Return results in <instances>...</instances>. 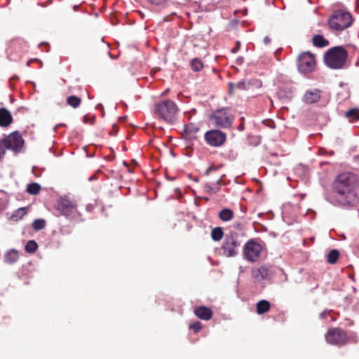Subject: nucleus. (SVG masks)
<instances>
[{"instance_id":"28","label":"nucleus","mask_w":359,"mask_h":359,"mask_svg":"<svg viewBox=\"0 0 359 359\" xmlns=\"http://www.w3.org/2000/svg\"><path fill=\"white\" fill-rule=\"evenodd\" d=\"M38 248V245L36 242L34 240L29 241L25 245V251L28 253H34L36 251Z\"/></svg>"},{"instance_id":"10","label":"nucleus","mask_w":359,"mask_h":359,"mask_svg":"<svg viewBox=\"0 0 359 359\" xmlns=\"http://www.w3.org/2000/svg\"><path fill=\"white\" fill-rule=\"evenodd\" d=\"M328 344L336 346L345 345L348 341L346 332L340 328L330 329L325 334Z\"/></svg>"},{"instance_id":"4","label":"nucleus","mask_w":359,"mask_h":359,"mask_svg":"<svg viewBox=\"0 0 359 359\" xmlns=\"http://www.w3.org/2000/svg\"><path fill=\"white\" fill-rule=\"evenodd\" d=\"M241 241L237 233L230 231L224 236L221 249L222 254L226 257H236L240 251Z\"/></svg>"},{"instance_id":"41","label":"nucleus","mask_w":359,"mask_h":359,"mask_svg":"<svg viewBox=\"0 0 359 359\" xmlns=\"http://www.w3.org/2000/svg\"><path fill=\"white\" fill-rule=\"evenodd\" d=\"M243 61H244L243 57H239L236 59V62L237 65H241L243 63Z\"/></svg>"},{"instance_id":"30","label":"nucleus","mask_w":359,"mask_h":359,"mask_svg":"<svg viewBox=\"0 0 359 359\" xmlns=\"http://www.w3.org/2000/svg\"><path fill=\"white\" fill-rule=\"evenodd\" d=\"M46 222L43 219H36L32 223V227L35 231H39L45 228Z\"/></svg>"},{"instance_id":"21","label":"nucleus","mask_w":359,"mask_h":359,"mask_svg":"<svg viewBox=\"0 0 359 359\" xmlns=\"http://www.w3.org/2000/svg\"><path fill=\"white\" fill-rule=\"evenodd\" d=\"M313 44L318 48H324L329 45V41L323 35L316 34L313 37Z\"/></svg>"},{"instance_id":"38","label":"nucleus","mask_w":359,"mask_h":359,"mask_svg":"<svg viewBox=\"0 0 359 359\" xmlns=\"http://www.w3.org/2000/svg\"><path fill=\"white\" fill-rule=\"evenodd\" d=\"M216 168L214 165L210 166L205 172V175H209L212 170H215Z\"/></svg>"},{"instance_id":"7","label":"nucleus","mask_w":359,"mask_h":359,"mask_svg":"<svg viewBox=\"0 0 359 359\" xmlns=\"http://www.w3.org/2000/svg\"><path fill=\"white\" fill-rule=\"evenodd\" d=\"M56 209L69 220L76 219L80 217L76 204L67 198H61L57 201Z\"/></svg>"},{"instance_id":"36","label":"nucleus","mask_w":359,"mask_h":359,"mask_svg":"<svg viewBox=\"0 0 359 359\" xmlns=\"http://www.w3.org/2000/svg\"><path fill=\"white\" fill-rule=\"evenodd\" d=\"M6 150V149L4 147V145H1V142L0 141V161L4 157Z\"/></svg>"},{"instance_id":"14","label":"nucleus","mask_w":359,"mask_h":359,"mask_svg":"<svg viewBox=\"0 0 359 359\" xmlns=\"http://www.w3.org/2000/svg\"><path fill=\"white\" fill-rule=\"evenodd\" d=\"M322 91L318 88H313L306 90L302 102L306 104H312L320 100Z\"/></svg>"},{"instance_id":"35","label":"nucleus","mask_w":359,"mask_h":359,"mask_svg":"<svg viewBox=\"0 0 359 359\" xmlns=\"http://www.w3.org/2000/svg\"><path fill=\"white\" fill-rule=\"evenodd\" d=\"M349 339L351 342L353 343H358L359 339H358V337L357 336L356 333L355 332H351L350 336H349Z\"/></svg>"},{"instance_id":"37","label":"nucleus","mask_w":359,"mask_h":359,"mask_svg":"<svg viewBox=\"0 0 359 359\" xmlns=\"http://www.w3.org/2000/svg\"><path fill=\"white\" fill-rule=\"evenodd\" d=\"M147 1L154 5H161L163 3H165L168 0H147Z\"/></svg>"},{"instance_id":"12","label":"nucleus","mask_w":359,"mask_h":359,"mask_svg":"<svg viewBox=\"0 0 359 359\" xmlns=\"http://www.w3.org/2000/svg\"><path fill=\"white\" fill-rule=\"evenodd\" d=\"M204 139L208 144L215 147H219L224 144L226 140V133L217 129L207 131Z\"/></svg>"},{"instance_id":"46","label":"nucleus","mask_w":359,"mask_h":359,"mask_svg":"<svg viewBox=\"0 0 359 359\" xmlns=\"http://www.w3.org/2000/svg\"><path fill=\"white\" fill-rule=\"evenodd\" d=\"M100 109H103V106H102V104H98L97 105V109H100Z\"/></svg>"},{"instance_id":"26","label":"nucleus","mask_w":359,"mask_h":359,"mask_svg":"<svg viewBox=\"0 0 359 359\" xmlns=\"http://www.w3.org/2000/svg\"><path fill=\"white\" fill-rule=\"evenodd\" d=\"M67 103L72 107L73 108L76 109L81 104V99L75 95H71L67 97Z\"/></svg>"},{"instance_id":"17","label":"nucleus","mask_w":359,"mask_h":359,"mask_svg":"<svg viewBox=\"0 0 359 359\" xmlns=\"http://www.w3.org/2000/svg\"><path fill=\"white\" fill-rule=\"evenodd\" d=\"M13 122L11 113L6 108H0V126L8 127Z\"/></svg>"},{"instance_id":"42","label":"nucleus","mask_w":359,"mask_h":359,"mask_svg":"<svg viewBox=\"0 0 359 359\" xmlns=\"http://www.w3.org/2000/svg\"><path fill=\"white\" fill-rule=\"evenodd\" d=\"M236 45H237V48H233L232 49L233 53H236L238 51V50L240 48L241 43L239 41L236 42Z\"/></svg>"},{"instance_id":"15","label":"nucleus","mask_w":359,"mask_h":359,"mask_svg":"<svg viewBox=\"0 0 359 359\" xmlns=\"http://www.w3.org/2000/svg\"><path fill=\"white\" fill-rule=\"evenodd\" d=\"M252 276L257 281L270 279L271 277V268L262 266L258 269H253L252 271Z\"/></svg>"},{"instance_id":"5","label":"nucleus","mask_w":359,"mask_h":359,"mask_svg":"<svg viewBox=\"0 0 359 359\" xmlns=\"http://www.w3.org/2000/svg\"><path fill=\"white\" fill-rule=\"evenodd\" d=\"M353 18L346 11H337L330 18L328 25L330 29L336 31H342L351 25Z\"/></svg>"},{"instance_id":"19","label":"nucleus","mask_w":359,"mask_h":359,"mask_svg":"<svg viewBox=\"0 0 359 359\" xmlns=\"http://www.w3.org/2000/svg\"><path fill=\"white\" fill-rule=\"evenodd\" d=\"M4 262L6 264H13L19 259L18 252L15 249H11L4 255Z\"/></svg>"},{"instance_id":"23","label":"nucleus","mask_w":359,"mask_h":359,"mask_svg":"<svg viewBox=\"0 0 359 359\" xmlns=\"http://www.w3.org/2000/svg\"><path fill=\"white\" fill-rule=\"evenodd\" d=\"M27 214V208H20L15 210L11 216L10 217V219L13 221H18L19 219H22L25 215Z\"/></svg>"},{"instance_id":"13","label":"nucleus","mask_w":359,"mask_h":359,"mask_svg":"<svg viewBox=\"0 0 359 359\" xmlns=\"http://www.w3.org/2000/svg\"><path fill=\"white\" fill-rule=\"evenodd\" d=\"M27 43L22 39H15L10 41L7 47V53L12 57L13 53L20 56L22 53L27 50Z\"/></svg>"},{"instance_id":"3","label":"nucleus","mask_w":359,"mask_h":359,"mask_svg":"<svg viewBox=\"0 0 359 359\" xmlns=\"http://www.w3.org/2000/svg\"><path fill=\"white\" fill-rule=\"evenodd\" d=\"M178 112L177 104L170 100H166L158 102L155 107V115L171 123L174 121Z\"/></svg>"},{"instance_id":"2","label":"nucleus","mask_w":359,"mask_h":359,"mask_svg":"<svg viewBox=\"0 0 359 359\" xmlns=\"http://www.w3.org/2000/svg\"><path fill=\"white\" fill-rule=\"evenodd\" d=\"M347 57V51L343 47L335 46L327 51L324 60L327 67L337 69L344 66Z\"/></svg>"},{"instance_id":"20","label":"nucleus","mask_w":359,"mask_h":359,"mask_svg":"<svg viewBox=\"0 0 359 359\" xmlns=\"http://www.w3.org/2000/svg\"><path fill=\"white\" fill-rule=\"evenodd\" d=\"M271 308V304L267 300H260L257 303L256 311L259 315L266 313Z\"/></svg>"},{"instance_id":"39","label":"nucleus","mask_w":359,"mask_h":359,"mask_svg":"<svg viewBox=\"0 0 359 359\" xmlns=\"http://www.w3.org/2000/svg\"><path fill=\"white\" fill-rule=\"evenodd\" d=\"M327 315H328V312L327 311H323V312H321L320 313V318L321 319H324L327 317Z\"/></svg>"},{"instance_id":"31","label":"nucleus","mask_w":359,"mask_h":359,"mask_svg":"<svg viewBox=\"0 0 359 359\" xmlns=\"http://www.w3.org/2000/svg\"><path fill=\"white\" fill-rule=\"evenodd\" d=\"M217 186H219V180H218L215 184ZM205 189L206 191V192H208V194H215L217 193L219 189V187H217L216 188H214L211 184H206L205 185Z\"/></svg>"},{"instance_id":"24","label":"nucleus","mask_w":359,"mask_h":359,"mask_svg":"<svg viewBox=\"0 0 359 359\" xmlns=\"http://www.w3.org/2000/svg\"><path fill=\"white\" fill-rule=\"evenodd\" d=\"M224 236V232L221 227H215L211 231V238L215 241H219Z\"/></svg>"},{"instance_id":"45","label":"nucleus","mask_w":359,"mask_h":359,"mask_svg":"<svg viewBox=\"0 0 359 359\" xmlns=\"http://www.w3.org/2000/svg\"><path fill=\"white\" fill-rule=\"evenodd\" d=\"M238 130L243 131L244 130V125L243 123L240 124L238 126Z\"/></svg>"},{"instance_id":"40","label":"nucleus","mask_w":359,"mask_h":359,"mask_svg":"<svg viewBox=\"0 0 359 359\" xmlns=\"http://www.w3.org/2000/svg\"><path fill=\"white\" fill-rule=\"evenodd\" d=\"M263 42L265 45H268L271 43V39L269 36H266L264 38Z\"/></svg>"},{"instance_id":"49","label":"nucleus","mask_w":359,"mask_h":359,"mask_svg":"<svg viewBox=\"0 0 359 359\" xmlns=\"http://www.w3.org/2000/svg\"><path fill=\"white\" fill-rule=\"evenodd\" d=\"M109 55H110V57H112L111 53L109 52Z\"/></svg>"},{"instance_id":"43","label":"nucleus","mask_w":359,"mask_h":359,"mask_svg":"<svg viewBox=\"0 0 359 359\" xmlns=\"http://www.w3.org/2000/svg\"><path fill=\"white\" fill-rule=\"evenodd\" d=\"M60 126H65V124H64V123H60V124L56 125V126L53 128V130H54V132H55V133H56V131H57V128L58 127H60Z\"/></svg>"},{"instance_id":"34","label":"nucleus","mask_w":359,"mask_h":359,"mask_svg":"<svg viewBox=\"0 0 359 359\" xmlns=\"http://www.w3.org/2000/svg\"><path fill=\"white\" fill-rule=\"evenodd\" d=\"M189 328H190L191 330H194V332L195 333H197V332H198L201 330V323H200V322H198V321H197V322H195V323H192V324H191V325H189Z\"/></svg>"},{"instance_id":"33","label":"nucleus","mask_w":359,"mask_h":359,"mask_svg":"<svg viewBox=\"0 0 359 359\" xmlns=\"http://www.w3.org/2000/svg\"><path fill=\"white\" fill-rule=\"evenodd\" d=\"M277 95L280 99H285V98H290L291 93L289 92L288 93L285 91L284 90L279 89L277 92Z\"/></svg>"},{"instance_id":"8","label":"nucleus","mask_w":359,"mask_h":359,"mask_svg":"<svg viewBox=\"0 0 359 359\" xmlns=\"http://www.w3.org/2000/svg\"><path fill=\"white\" fill-rule=\"evenodd\" d=\"M1 145H4L6 149L11 150L15 154L22 152L24 145V140L18 131H15L3 138Z\"/></svg>"},{"instance_id":"27","label":"nucleus","mask_w":359,"mask_h":359,"mask_svg":"<svg viewBox=\"0 0 359 359\" xmlns=\"http://www.w3.org/2000/svg\"><path fill=\"white\" fill-rule=\"evenodd\" d=\"M41 189V186L36 182L30 183L27 187V191L31 195L37 194Z\"/></svg>"},{"instance_id":"6","label":"nucleus","mask_w":359,"mask_h":359,"mask_svg":"<svg viewBox=\"0 0 359 359\" xmlns=\"http://www.w3.org/2000/svg\"><path fill=\"white\" fill-rule=\"evenodd\" d=\"M233 121V116L225 109L214 111L210 117V121L216 128H230Z\"/></svg>"},{"instance_id":"22","label":"nucleus","mask_w":359,"mask_h":359,"mask_svg":"<svg viewBox=\"0 0 359 359\" xmlns=\"http://www.w3.org/2000/svg\"><path fill=\"white\" fill-rule=\"evenodd\" d=\"M233 217V212L229 208H224L219 213V217L224 222L230 221Z\"/></svg>"},{"instance_id":"48","label":"nucleus","mask_w":359,"mask_h":359,"mask_svg":"<svg viewBox=\"0 0 359 359\" xmlns=\"http://www.w3.org/2000/svg\"><path fill=\"white\" fill-rule=\"evenodd\" d=\"M74 10H76V6H74Z\"/></svg>"},{"instance_id":"9","label":"nucleus","mask_w":359,"mask_h":359,"mask_svg":"<svg viewBox=\"0 0 359 359\" xmlns=\"http://www.w3.org/2000/svg\"><path fill=\"white\" fill-rule=\"evenodd\" d=\"M262 246L257 242L250 240L243 246V257L250 262L258 260Z\"/></svg>"},{"instance_id":"44","label":"nucleus","mask_w":359,"mask_h":359,"mask_svg":"<svg viewBox=\"0 0 359 359\" xmlns=\"http://www.w3.org/2000/svg\"><path fill=\"white\" fill-rule=\"evenodd\" d=\"M229 87H230V91L233 90V88H236L235 84H233V83H229Z\"/></svg>"},{"instance_id":"16","label":"nucleus","mask_w":359,"mask_h":359,"mask_svg":"<svg viewBox=\"0 0 359 359\" xmlns=\"http://www.w3.org/2000/svg\"><path fill=\"white\" fill-rule=\"evenodd\" d=\"M262 82L258 79L242 80L235 84L236 88L242 90H248L252 87L260 88Z\"/></svg>"},{"instance_id":"1","label":"nucleus","mask_w":359,"mask_h":359,"mask_svg":"<svg viewBox=\"0 0 359 359\" xmlns=\"http://www.w3.org/2000/svg\"><path fill=\"white\" fill-rule=\"evenodd\" d=\"M357 185L355 175L343 172L337 175L333 182V189L337 194L334 204L341 207L354 206L357 203Z\"/></svg>"},{"instance_id":"47","label":"nucleus","mask_w":359,"mask_h":359,"mask_svg":"<svg viewBox=\"0 0 359 359\" xmlns=\"http://www.w3.org/2000/svg\"><path fill=\"white\" fill-rule=\"evenodd\" d=\"M32 62V60H29V61L27 62V66H29V65H30V62Z\"/></svg>"},{"instance_id":"11","label":"nucleus","mask_w":359,"mask_h":359,"mask_svg":"<svg viewBox=\"0 0 359 359\" xmlns=\"http://www.w3.org/2000/svg\"><path fill=\"white\" fill-rule=\"evenodd\" d=\"M315 65V57L309 52L302 53L298 57L297 67L302 74H306L311 72Z\"/></svg>"},{"instance_id":"32","label":"nucleus","mask_w":359,"mask_h":359,"mask_svg":"<svg viewBox=\"0 0 359 359\" xmlns=\"http://www.w3.org/2000/svg\"><path fill=\"white\" fill-rule=\"evenodd\" d=\"M346 116L348 118H355V119H358L359 118L358 111L357 109H352L348 110L346 113Z\"/></svg>"},{"instance_id":"25","label":"nucleus","mask_w":359,"mask_h":359,"mask_svg":"<svg viewBox=\"0 0 359 359\" xmlns=\"http://www.w3.org/2000/svg\"><path fill=\"white\" fill-rule=\"evenodd\" d=\"M339 257V252L337 250H332L327 256V261L331 264H334L337 262Z\"/></svg>"},{"instance_id":"29","label":"nucleus","mask_w":359,"mask_h":359,"mask_svg":"<svg viewBox=\"0 0 359 359\" xmlns=\"http://www.w3.org/2000/svg\"><path fill=\"white\" fill-rule=\"evenodd\" d=\"M191 67L194 72H199L203 69V64L200 59L194 58L191 62Z\"/></svg>"},{"instance_id":"18","label":"nucleus","mask_w":359,"mask_h":359,"mask_svg":"<svg viewBox=\"0 0 359 359\" xmlns=\"http://www.w3.org/2000/svg\"><path fill=\"white\" fill-rule=\"evenodd\" d=\"M194 313L198 318L205 320L210 319L212 316V310L204 306L195 309Z\"/></svg>"}]
</instances>
